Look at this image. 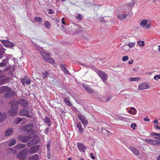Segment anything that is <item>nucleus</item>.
Returning a JSON list of instances; mask_svg holds the SVG:
<instances>
[{
	"label": "nucleus",
	"mask_w": 160,
	"mask_h": 160,
	"mask_svg": "<svg viewBox=\"0 0 160 160\" xmlns=\"http://www.w3.org/2000/svg\"><path fill=\"white\" fill-rule=\"evenodd\" d=\"M12 128H9L6 130L5 135L6 136H9L12 133Z\"/></svg>",
	"instance_id": "5701e85b"
},
{
	"label": "nucleus",
	"mask_w": 160,
	"mask_h": 160,
	"mask_svg": "<svg viewBox=\"0 0 160 160\" xmlns=\"http://www.w3.org/2000/svg\"><path fill=\"white\" fill-rule=\"evenodd\" d=\"M43 121L45 123H47L48 127H50L51 125V122L50 118L48 116L45 117L44 119H43Z\"/></svg>",
	"instance_id": "f3484780"
},
{
	"label": "nucleus",
	"mask_w": 160,
	"mask_h": 160,
	"mask_svg": "<svg viewBox=\"0 0 160 160\" xmlns=\"http://www.w3.org/2000/svg\"><path fill=\"white\" fill-rule=\"evenodd\" d=\"M130 149L135 155L137 156H138L139 155V152L136 148L133 147H130Z\"/></svg>",
	"instance_id": "2eb2a0df"
},
{
	"label": "nucleus",
	"mask_w": 160,
	"mask_h": 160,
	"mask_svg": "<svg viewBox=\"0 0 160 160\" xmlns=\"http://www.w3.org/2000/svg\"><path fill=\"white\" fill-rule=\"evenodd\" d=\"M8 61V59L6 58H5L4 59L2 60V62L4 63V64L6 65V63Z\"/></svg>",
	"instance_id": "09e8293b"
},
{
	"label": "nucleus",
	"mask_w": 160,
	"mask_h": 160,
	"mask_svg": "<svg viewBox=\"0 0 160 160\" xmlns=\"http://www.w3.org/2000/svg\"><path fill=\"white\" fill-rule=\"evenodd\" d=\"M30 83V81L29 79H28L26 81V83L27 84H28Z\"/></svg>",
	"instance_id": "bf43d9fd"
},
{
	"label": "nucleus",
	"mask_w": 160,
	"mask_h": 160,
	"mask_svg": "<svg viewBox=\"0 0 160 160\" xmlns=\"http://www.w3.org/2000/svg\"><path fill=\"white\" fill-rule=\"evenodd\" d=\"M33 125L32 124H29L26 125L23 128L25 132H29L33 129Z\"/></svg>",
	"instance_id": "9b49d317"
},
{
	"label": "nucleus",
	"mask_w": 160,
	"mask_h": 160,
	"mask_svg": "<svg viewBox=\"0 0 160 160\" xmlns=\"http://www.w3.org/2000/svg\"><path fill=\"white\" fill-rule=\"evenodd\" d=\"M47 144L46 146L47 148V157L48 158H51V156L50 154V145L52 142V141L49 140L47 141Z\"/></svg>",
	"instance_id": "0eeeda50"
},
{
	"label": "nucleus",
	"mask_w": 160,
	"mask_h": 160,
	"mask_svg": "<svg viewBox=\"0 0 160 160\" xmlns=\"http://www.w3.org/2000/svg\"><path fill=\"white\" fill-rule=\"evenodd\" d=\"M128 112L131 114L135 115L136 114V112L132 111L131 110H130L128 111Z\"/></svg>",
	"instance_id": "49530a36"
},
{
	"label": "nucleus",
	"mask_w": 160,
	"mask_h": 160,
	"mask_svg": "<svg viewBox=\"0 0 160 160\" xmlns=\"http://www.w3.org/2000/svg\"><path fill=\"white\" fill-rule=\"evenodd\" d=\"M48 13L49 14H52L53 13V11L51 9H50L48 10Z\"/></svg>",
	"instance_id": "3c124183"
},
{
	"label": "nucleus",
	"mask_w": 160,
	"mask_h": 160,
	"mask_svg": "<svg viewBox=\"0 0 160 160\" xmlns=\"http://www.w3.org/2000/svg\"><path fill=\"white\" fill-rule=\"evenodd\" d=\"M148 22V20L143 19L141 21L140 23V26L142 27V28H144Z\"/></svg>",
	"instance_id": "a211bd4d"
},
{
	"label": "nucleus",
	"mask_w": 160,
	"mask_h": 160,
	"mask_svg": "<svg viewBox=\"0 0 160 160\" xmlns=\"http://www.w3.org/2000/svg\"><path fill=\"white\" fill-rule=\"evenodd\" d=\"M8 89H9L7 86H3L0 87V93H4L6 92Z\"/></svg>",
	"instance_id": "412c9836"
},
{
	"label": "nucleus",
	"mask_w": 160,
	"mask_h": 160,
	"mask_svg": "<svg viewBox=\"0 0 160 160\" xmlns=\"http://www.w3.org/2000/svg\"><path fill=\"white\" fill-rule=\"evenodd\" d=\"M137 43L139 46L142 47L144 46L145 45L144 42L143 41H139Z\"/></svg>",
	"instance_id": "58836bf2"
},
{
	"label": "nucleus",
	"mask_w": 160,
	"mask_h": 160,
	"mask_svg": "<svg viewBox=\"0 0 160 160\" xmlns=\"http://www.w3.org/2000/svg\"><path fill=\"white\" fill-rule=\"evenodd\" d=\"M78 117L84 125V124H87L88 123V121L87 119L83 114L80 113L78 114Z\"/></svg>",
	"instance_id": "6e6552de"
},
{
	"label": "nucleus",
	"mask_w": 160,
	"mask_h": 160,
	"mask_svg": "<svg viewBox=\"0 0 160 160\" xmlns=\"http://www.w3.org/2000/svg\"><path fill=\"white\" fill-rule=\"evenodd\" d=\"M97 73L102 80L104 82H105V81L108 79V75L106 73L103 72L101 71L100 70L98 71Z\"/></svg>",
	"instance_id": "20e7f679"
},
{
	"label": "nucleus",
	"mask_w": 160,
	"mask_h": 160,
	"mask_svg": "<svg viewBox=\"0 0 160 160\" xmlns=\"http://www.w3.org/2000/svg\"><path fill=\"white\" fill-rule=\"evenodd\" d=\"M8 146L9 147L15 145L16 143V141L15 139H11L10 141H8Z\"/></svg>",
	"instance_id": "bb28decb"
},
{
	"label": "nucleus",
	"mask_w": 160,
	"mask_h": 160,
	"mask_svg": "<svg viewBox=\"0 0 160 160\" xmlns=\"http://www.w3.org/2000/svg\"><path fill=\"white\" fill-rule=\"evenodd\" d=\"M9 89L7 90L5 93L4 94V97L7 98H9L11 96H13L14 94V92L12 91L11 89L9 87Z\"/></svg>",
	"instance_id": "1a4fd4ad"
},
{
	"label": "nucleus",
	"mask_w": 160,
	"mask_h": 160,
	"mask_svg": "<svg viewBox=\"0 0 160 160\" xmlns=\"http://www.w3.org/2000/svg\"><path fill=\"white\" fill-rule=\"evenodd\" d=\"M42 75L43 79H45L47 77L49 76V73L47 71H45L42 73Z\"/></svg>",
	"instance_id": "2f4dec72"
},
{
	"label": "nucleus",
	"mask_w": 160,
	"mask_h": 160,
	"mask_svg": "<svg viewBox=\"0 0 160 160\" xmlns=\"http://www.w3.org/2000/svg\"><path fill=\"white\" fill-rule=\"evenodd\" d=\"M136 44L135 42H129L128 44L130 49L131 48H132L135 46Z\"/></svg>",
	"instance_id": "e433bc0d"
},
{
	"label": "nucleus",
	"mask_w": 160,
	"mask_h": 160,
	"mask_svg": "<svg viewBox=\"0 0 160 160\" xmlns=\"http://www.w3.org/2000/svg\"><path fill=\"white\" fill-rule=\"evenodd\" d=\"M144 141L145 142L151 145H158L160 144V140H159L147 138L145 139Z\"/></svg>",
	"instance_id": "7ed1b4c3"
},
{
	"label": "nucleus",
	"mask_w": 160,
	"mask_h": 160,
	"mask_svg": "<svg viewBox=\"0 0 160 160\" xmlns=\"http://www.w3.org/2000/svg\"><path fill=\"white\" fill-rule=\"evenodd\" d=\"M119 119H120V120H125V118H123L121 116L120 117Z\"/></svg>",
	"instance_id": "680f3d73"
},
{
	"label": "nucleus",
	"mask_w": 160,
	"mask_h": 160,
	"mask_svg": "<svg viewBox=\"0 0 160 160\" xmlns=\"http://www.w3.org/2000/svg\"><path fill=\"white\" fill-rule=\"evenodd\" d=\"M8 40H2L1 42L4 46L7 47L8 44Z\"/></svg>",
	"instance_id": "ea45409f"
},
{
	"label": "nucleus",
	"mask_w": 160,
	"mask_h": 160,
	"mask_svg": "<svg viewBox=\"0 0 160 160\" xmlns=\"http://www.w3.org/2000/svg\"><path fill=\"white\" fill-rule=\"evenodd\" d=\"M154 79L156 80H158L160 79V75H157L154 77Z\"/></svg>",
	"instance_id": "a18cd8bd"
},
{
	"label": "nucleus",
	"mask_w": 160,
	"mask_h": 160,
	"mask_svg": "<svg viewBox=\"0 0 160 160\" xmlns=\"http://www.w3.org/2000/svg\"><path fill=\"white\" fill-rule=\"evenodd\" d=\"M122 50L124 52H125L129 50L130 49V48H129L128 45L126 44L122 47Z\"/></svg>",
	"instance_id": "7c9ffc66"
},
{
	"label": "nucleus",
	"mask_w": 160,
	"mask_h": 160,
	"mask_svg": "<svg viewBox=\"0 0 160 160\" xmlns=\"http://www.w3.org/2000/svg\"><path fill=\"white\" fill-rule=\"evenodd\" d=\"M44 24V26L48 28H49L51 27L50 23L48 21L45 22Z\"/></svg>",
	"instance_id": "f704fd0d"
},
{
	"label": "nucleus",
	"mask_w": 160,
	"mask_h": 160,
	"mask_svg": "<svg viewBox=\"0 0 160 160\" xmlns=\"http://www.w3.org/2000/svg\"><path fill=\"white\" fill-rule=\"evenodd\" d=\"M40 53L44 60L52 64L55 63L54 60L51 58L47 52L42 51H41Z\"/></svg>",
	"instance_id": "f257e3e1"
},
{
	"label": "nucleus",
	"mask_w": 160,
	"mask_h": 160,
	"mask_svg": "<svg viewBox=\"0 0 160 160\" xmlns=\"http://www.w3.org/2000/svg\"><path fill=\"white\" fill-rule=\"evenodd\" d=\"M6 65L4 64V63H3V62H2L0 63V67H4V66Z\"/></svg>",
	"instance_id": "4d7b16f0"
},
{
	"label": "nucleus",
	"mask_w": 160,
	"mask_h": 160,
	"mask_svg": "<svg viewBox=\"0 0 160 160\" xmlns=\"http://www.w3.org/2000/svg\"><path fill=\"white\" fill-rule=\"evenodd\" d=\"M29 160H38V156L36 154L31 157L29 158Z\"/></svg>",
	"instance_id": "473e14b6"
},
{
	"label": "nucleus",
	"mask_w": 160,
	"mask_h": 160,
	"mask_svg": "<svg viewBox=\"0 0 160 160\" xmlns=\"http://www.w3.org/2000/svg\"><path fill=\"white\" fill-rule=\"evenodd\" d=\"M6 113H5L4 114H3L1 117V119H2L3 120L5 119L6 118Z\"/></svg>",
	"instance_id": "de8ad7c7"
},
{
	"label": "nucleus",
	"mask_w": 160,
	"mask_h": 160,
	"mask_svg": "<svg viewBox=\"0 0 160 160\" xmlns=\"http://www.w3.org/2000/svg\"><path fill=\"white\" fill-rule=\"evenodd\" d=\"M76 127L78 128V133H79L81 134L83 132L84 130L82 128V125L80 122H79L77 123L76 125Z\"/></svg>",
	"instance_id": "dca6fc26"
},
{
	"label": "nucleus",
	"mask_w": 160,
	"mask_h": 160,
	"mask_svg": "<svg viewBox=\"0 0 160 160\" xmlns=\"http://www.w3.org/2000/svg\"><path fill=\"white\" fill-rule=\"evenodd\" d=\"M18 102H14L11 105L12 109L16 110L17 111L18 109Z\"/></svg>",
	"instance_id": "4be33fe9"
},
{
	"label": "nucleus",
	"mask_w": 160,
	"mask_h": 160,
	"mask_svg": "<svg viewBox=\"0 0 160 160\" xmlns=\"http://www.w3.org/2000/svg\"><path fill=\"white\" fill-rule=\"evenodd\" d=\"M34 20L35 22H38L39 23H40L42 20V19L40 17H35L34 18Z\"/></svg>",
	"instance_id": "a19ab883"
},
{
	"label": "nucleus",
	"mask_w": 160,
	"mask_h": 160,
	"mask_svg": "<svg viewBox=\"0 0 160 160\" xmlns=\"http://www.w3.org/2000/svg\"><path fill=\"white\" fill-rule=\"evenodd\" d=\"M150 87L149 85L147 83H144L141 84L138 87L140 90H143L149 88Z\"/></svg>",
	"instance_id": "f8f14e48"
},
{
	"label": "nucleus",
	"mask_w": 160,
	"mask_h": 160,
	"mask_svg": "<svg viewBox=\"0 0 160 160\" xmlns=\"http://www.w3.org/2000/svg\"><path fill=\"white\" fill-rule=\"evenodd\" d=\"M76 18L77 19H79L81 20L82 18V17H81V14H79L76 17Z\"/></svg>",
	"instance_id": "8fccbe9b"
},
{
	"label": "nucleus",
	"mask_w": 160,
	"mask_h": 160,
	"mask_svg": "<svg viewBox=\"0 0 160 160\" xmlns=\"http://www.w3.org/2000/svg\"><path fill=\"white\" fill-rule=\"evenodd\" d=\"M18 103L24 108L27 107L28 105V102L24 99H21L20 100Z\"/></svg>",
	"instance_id": "4468645a"
},
{
	"label": "nucleus",
	"mask_w": 160,
	"mask_h": 160,
	"mask_svg": "<svg viewBox=\"0 0 160 160\" xmlns=\"http://www.w3.org/2000/svg\"><path fill=\"white\" fill-rule=\"evenodd\" d=\"M137 126V125L136 124L133 123L131 124L130 127L132 128L133 129L135 130V127Z\"/></svg>",
	"instance_id": "37998d69"
},
{
	"label": "nucleus",
	"mask_w": 160,
	"mask_h": 160,
	"mask_svg": "<svg viewBox=\"0 0 160 160\" xmlns=\"http://www.w3.org/2000/svg\"><path fill=\"white\" fill-rule=\"evenodd\" d=\"M133 62V60H131V61H128V63L129 64H131Z\"/></svg>",
	"instance_id": "0e129e2a"
},
{
	"label": "nucleus",
	"mask_w": 160,
	"mask_h": 160,
	"mask_svg": "<svg viewBox=\"0 0 160 160\" xmlns=\"http://www.w3.org/2000/svg\"><path fill=\"white\" fill-rule=\"evenodd\" d=\"M127 14H121L118 16L117 18L119 20H123L126 18L127 16Z\"/></svg>",
	"instance_id": "a878e982"
},
{
	"label": "nucleus",
	"mask_w": 160,
	"mask_h": 160,
	"mask_svg": "<svg viewBox=\"0 0 160 160\" xmlns=\"http://www.w3.org/2000/svg\"><path fill=\"white\" fill-rule=\"evenodd\" d=\"M20 116H25L27 118H31V115L30 114V112L26 109L21 110L19 114Z\"/></svg>",
	"instance_id": "39448f33"
},
{
	"label": "nucleus",
	"mask_w": 160,
	"mask_h": 160,
	"mask_svg": "<svg viewBox=\"0 0 160 160\" xmlns=\"http://www.w3.org/2000/svg\"><path fill=\"white\" fill-rule=\"evenodd\" d=\"M146 26V28L148 29L149 28L151 27V25L150 24H147Z\"/></svg>",
	"instance_id": "6e6d98bb"
},
{
	"label": "nucleus",
	"mask_w": 160,
	"mask_h": 160,
	"mask_svg": "<svg viewBox=\"0 0 160 160\" xmlns=\"http://www.w3.org/2000/svg\"><path fill=\"white\" fill-rule=\"evenodd\" d=\"M17 111L12 109H10L8 112V114L11 116H14L17 113Z\"/></svg>",
	"instance_id": "393cba45"
},
{
	"label": "nucleus",
	"mask_w": 160,
	"mask_h": 160,
	"mask_svg": "<svg viewBox=\"0 0 160 160\" xmlns=\"http://www.w3.org/2000/svg\"><path fill=\"white\" fill-rule=\"evenodd\" d=\"M4 84V81L2 79H0V85H2Z\"/></svg>",
	"instance_id": "13d9d810"
},
{
	"label": "nucleus",
	"mask_w": 160,
	"mask_h": 160,
	"mask_svg": "<svg viewBox=\"0 0 160 160\" xmlns=\"http://www.w3.org/2000/svg\"><path fill=\"white\" fill-rule=\"evenodd\" d=\"M40 148L39 145H35L31 147L29 149V152L31 153H34L38 151Z\"/></svg>",
	"instance_id": "9d476101"
},
{
	"label": "nucleus",
	"mask_w": 160,
	"mask_h": 160,
	"mask_svg": "<svg viewBox=\"0 0 160 160\" xmlns=\"http://www.w3.org/2000/svg\"><path fill=\"white\" fill-rule=\"evenodd\" d=\"M8 149L10 151V152L12 153L13 154H15L16 153V150L12 148H9Z\"/></svg>",
	"instance_id": "4c0bfd02"
},
{
	"label": "nucleus",
	"mask_w": 160,
	"mask_h": 160,
	"mask_svg": "<svg viewBox=\"0 0 160 160\" xmlns=\"http://www.w3.org/2000/svg\"><path fill=\"white\" fill-rule=\"evenodd\" d=\"M70 98L69 97L65 98L64 100V102L66 104L67 106H68L69 107L72 106V104L70 102Z\"/></svg>",
	"instance_id": "aec40b11"
},
{
	"label": "nucleus",
	"mask_w": 160,
	"mask_h": 160,
	"mask_svg": "<svg viewBox=\"0 0 160 160\" xmlns=\"http://www.w3.org/2000/svg\"><path fill=\"white\" fill-rule=\"evenodd\" d=\"M151 135L152 136H156L154 137L155 138L160 139V133L153 132Z\"/></svg>",
	"instance_id": "c756f323"
},
{
	"label": "nucleus",
	"mask_w": 160,
	"mask_h": 160,
	"mask_svg": "<svg viewBox=\"0 0 160 160\" xmlns=\"http://www.w3.org/2000/svg\"><path fill=\"white\" fill-rule=\"evenodd\" d=\"M90 156L92 159H94L95 158V157L94 156V154L93 153H91L90 154Z\"/></svg>",
	"instance_id": "603ef678"
},
{
	"label": "nucleus",
	"mask_w": 160,
	"mask_h": 160,
	"mask_svg": "<svg viewBox=\"0 0 160 160\" xmlns=\"http://www.w3.org/2000/svg\"><path fill=\"white\" fill-rule=\"evenodd\" d=\"M28 151V149L27 148L24 149L19 153L17 154V158L20 160H25L26 158Z\"/></svg>",
	"instance_id": "f03ea898"
},
{
	"label": "nucleus",
	"mask_w": 160,
	"mask_h": 160,
	"mask_svg": "<svg viewBox=\"0 0 160 160\" xmlns=\"http://www.w3.org/2000/svg\"><path fill=\"white\" fill-rule=\"evenodd\" d=\"M101 130H102V131H103L104 130L105 131H106L108 132V133H110V132L106 130V129H101Z\"/></svg>",
	"instance_id": "338daca9"
},
{
	"label": "nucleus",
	"mask_w": 160,
	"mask_h": 160,
	"mask_svg": "<svg viewBox=\"0 0 160 160\" xmlns=\"http://www.w3.org/2000/svg\"><path fill=\"white\" fill-rule=\"evenodd\" d=\"M84 88L88 92L90 93H92L93 92V90L90 88L89 86H83Z\"/></svg>",
	"instance_id": "cd10ccee"
},
{
	"label": "nucleus",
	"mask_w": 160,
	"mask_h": 160,
	"mask_svg": "<svg viewBox=\"0 0 160 160\" xmlns=\"http://www.w3.org/2000/svg\"><path fill=\"white\" fill-rule=\"evenodd\" d=\"M31 138V137L30 136H23L22 135L20 136L19 137V140L23 143H26Z\"/></svg>",
	"instance_id": "423d86ee"
},
{
	"label": "nucleus",
	"mask_w": 160,
	"mask_h": 160,
	"mask_svg": "<svg viewBox=\"0 0 160 160\" xmlns=\"http://www.w3.org/2000/svg\"><path fill=\"white\" fill-rule=\"evenodd\" d=\"M130 109L131 110H133L134 112H137L136 109L134 107H132L130 108Z\"/></svg>",
	"instance_id": "5fc2aeb1"
},
{
	"label": "nucleus",
	"mask_w": 160,
	"mask_h": 160,
	"mask_svg": "<svg viewBox=\"0 0 160 160\" xmlns=\"http://www.w3.org/2000/svg\"><path fill=\"white\" fill-rule=\"evenodd\" d=\"M144 120L145 121H147L148 122H149L150 121V120L149 118H144Z\"/></svg>",
	"instance_id": "e2e57ef3"
},
{
	"label": "nucleus",
	"mask_w": 160,
	"mask_h": 160,
	"mask_svg": "<svg viewBox=\"0 0 160 160\" xmlns=\"http://www.w3.org/2000/svg\"><path fill=\"white\" fill-rule=\"evenodd\" d=\"M153 122L154 123H157L158 124H159L158 122V120L157 119H155L153 121Z\"/></svg>",
	"instance_id": "052dcab7"
},
{
	"label": "nucleus",
	"mask_w": 160,
	"mask_h": 160,
	"mask_svg": "<svg viewBox=\"0 0 160 160\" xmlns=\"http://www.w3.org/2000/svg\"><path fill=\"white\" fill-rule=\"evenodd\" d=\"M157 160H160V155L158 156Z\"/></svg>",
	"instance_id": "774afa93"
},
{
	"label": "nucleus",
	"mask_w": 160,
	"mask_h": 160,
	"mask_svg": "<svg viewBox=\"0 0 160 160\" xmlns=\"http://www.w3.org/2000/svg\"><path fill=\"white\" fill-rule=\"evenodd\" d=\"M60 67L62 70L66 74H68L69 73V71L67 70L64 65L61 64L60 65Z\"/></svg>",
	"instance_id": "c85d7f7f"
},
{
	"label": "nucleus",
	"mask_w": 160,
	"mask_h": 160,
	"mask_svg": "<svg viewBox=\"0 0 160 160\" xmlns=\"http://www.w3.org/2000/svg\"><path fill=\"white\" fill-rule=\"evenodd\" d=\"M77 147L81 152H84L86 148L85 146L82 144L78 142L77 143Z\"/></svg>",
	"instance_id": "ddd939ff"
},
{
	"label": "nucleus",
	"mask_w": 160,
	"mask_h": 160,
	"mask_svg": "<svg viewBox=\"0 0 160 160\" xmlns=\"http://www.w3.org/2000/svg\"><path fill=\"white\" fill-rule=\"evenodd\" d=\"M155 128L156 129H160V127L159 126H158V125H156V126H155Z\"/></svg>",
	"instance_id": "69168bd1"
},
{
	"label": "nucleus",
	"mask_w": 160,
	"mask_h": 160,
	"mask_svg": "<svg viewBox=\"0 0 160 160\" xmlns=\"http://www.w3.org/2000/svg\"><path fill=\"white\" fill-rule=\"evenodd\" d=\"M140 79L139 77L137 78H130L129 79V80L130 81H137Z\"/></svg>",
	"instance_id": "c9c22d12"
},
{
	"label": "nucleus",
	"mask_w": 160,
	"mask_h": 160,
	"mask_svg": "<svg viewBox=\"0 0 160 160\" xmlns=\"http://www.w3.org/2000/svg\"><path fill=\"white\" fill-rule=\"evenodd\" d=\"M25 144L21 143L14 146V148L16 149H21L25 148Z\"/></svg>",
	"instance_id": "b1692460"
},
{
	"label": "nucleus",
	"mask_w": 160,
	"mask_h": 160,
	"mask_svg": "<svg viewBox=\"0 0 160 160\" xmlns=\"http://www.w3.org/2000/svg\"><path fill=\"white\" fill-rule=\"evenodd\" d=\"M24 118H16L15 121V123L16 124H17L18 123L20 122H21L22 120V119H24Z\"/></svg>",
	"instance_id": "72a5a7b5"
},
{
	"label": "nucleus",
	"mask_w": 160,
	"mask_h": 160,
	"mask_svg": "<svg viewBox=\"0 0 160 160\" xmlns=\"http://www.w3.org/2000/svg\"><path fill=\"white\" fill-rule=\"evenodd\" d=\"M62 23L63 24V25H65L66 23L65 22V21H64V18H63L62 19Z\"/></svg>",
	"instance_id": "864d4df0"
},
{
	"label": "nucleus",
	"mask_w": 160,
	"mask_h": 160,
	"mask_svg": "<svg viewBox=\"0 0 160 160\" xmlns=\"http://www.w3.org/2000/svg\"><path fill=\"white\" fill-rule=\"evenodd\" d=\"M14 46V44L12 42H10L9 41H8V44L7 47H12Z\"/></svg>",
	"instance_id": "c03bdc74"
},
{
	"label": "nucleus",
	"mask_w": 160,
	"mask_h": 160,
	"mask_svg": "<svg viewBox=\"0 0 160 160\" xmlns=\"http://www.w3.org/2000/svg\"><path fill=\"white\" fill-rule=\"evenodd\" d=\"M37 141L34 139H32L29 141L28 143V146L30 147L33 145L37 143Z\"/></svg>",
	"instance_id": "6ab92c4d"
},
{
	"label": "nucleus",
	"mask_w": 160,
	"mask_h": 160,
	"mask_svg": "<svg viewBox=\"0 0 160 160\" xmlns=\"http://www.w3.org/2000/svg\"><path fill=\"white\" fill-rule=\"evenodd\" d=\"M128 59V56L126 55L124 56L122 59V60L123 61H126Z\"/></svg>",
	"instance_id": "79ce46f5"
}]
</instances>
